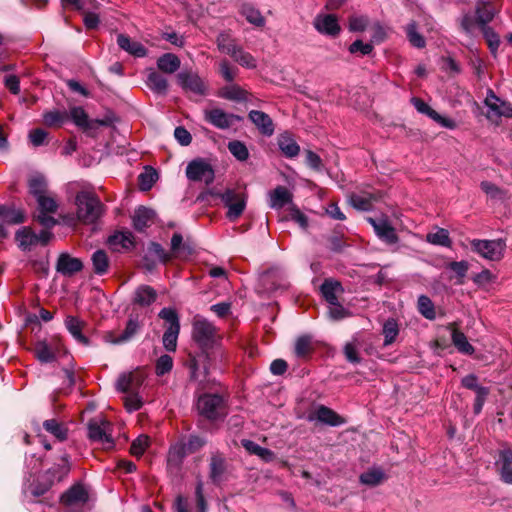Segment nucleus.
<instances>
[{"instance_id": "obj_2", "label": "nucleus", "mask_w": 512, "mask_h": 512, "mask_svg": "<svg viewBox=\"0 0 512 512\" xmlns=\"http://www.w3.org/2000/svg\"><path fill=\"white\" fill-rule=\"evenodd\" d=\"M192 338L202 349L213 348L220 340L216 327L200 315L193 318Z\"/></svg>"}, {"instance_id": "obj_34", "label": "nucleus", "mask_w": 512, "mask_h": 512, "mask_svg": "<svg viewBox=\"0 0 512 512\" xmlns=\"http://www.w3.org/2000/svg\"><path fill=\"white\" fill-rule=\"evenodd\" d=\"M499 461L501 479L507 484H512V448L500 451Z\"/></svg>"}, {"instance_id": "obj_29", "label": "nucleus", "mask_w": 512, "mask_h": 512, "mask_svg": "<svg viewBox=\"0 0 512 512\" xmlns=\"http://www.w3.org/2000/svg\"><path fill=\"white\" fill-rule=\"evenodd\" d=\"M292 202V194L284 186H278L269 194V204L271 208L281 209Z\"/></svg>"}, {"instance_id": "obj_5", "label": "nucleus", "mask_w": 512, "mask_h": 512, "mask_svg": "<svg viewBox=\"0 0 512 512\" xmlns=\"http://www.w3.org/2000/svg\"><path fill=\"white\" fill-rule=\"evenodd\" d=\"M367 222L373 227L376 236L384 243L394 245L399 241L396 230L387 215L367 217Z\"/></svg>"}, {"instance_id": "obj_56", "label": "nucleus", "mask_w": 512, "mask_h": 512, "mask_svg": "<svg viewBox=\"0 0 512 512\" xmlns=\"http://www.w3.org/2000/svg\"><path fill=\"white\" fill-rule=\"evenodd\" d=\"M480 187L491 199L504 200L507 197L504 190L489 181L481 182Z\"/></svg>"}, {"instance_id": "obj_35", "label": "nucleus", "mask_w": 512, "mask_h": 512, "mask_svg": "<svg viewBox=\"0 0 512 512\" xmlns=\"http://www.w3.org/2000/svg\"><path fill=\"white\" fill-rule=\"evenodd\" d=\"M180 59L173 53H165L157 60V67L160 71L172 74L180 68Z\"/></svg>"}, {"instance_id": "obj_30", "label": "nucleus", "mask_w": 512, "mask_h": 512, "mask_svg": "<svg viewBox=\"0 0 512 512\" xmlns=\"http://www.w3.org/2000/svg\"><path fill=\"white\" fill-rule=\"evenodd\" d=\"M108 243L116 251L128 250L134 245V236L130 231L117 232L109 237Z\"/></svg>"}, {"instance_id": "obj_53", "label": "nucleus", "mask_w": 512, "mask_h": 512, "mask_svg": "<svg viewBox=\"0 0 512 512\" xmlns=\"http://www.w3.org/2000/svg\"><path fill=\"white\" fill-rule=\"evenodd\" d=\"M180 328L167 327L163 335V345L167 351L173 352L177 347V339L179 336Z\"/></svg>"}, {"instance_id": "obj_22", "label": "nucleus", "mask_w": 512, "mask_h": 512, "mask_svg": "<svg viewBox=\"0 0 512 512\" xmlns=\"http://www.w3.org/2000/svg\"><path fill=\"white\" fill-rule=\"evenodd\" d=\"M387 480V474L379 466H373L364 471L359 476L361 484L368 487H376L381 485Z\"/></svg>"}, {"instance_id": "obj_8", "label": "nucleus", "mask_w": 512, "mask_h": 512, "mask_svg": "<svg viewBox=\"0 0 512 512\" xmlns=\"http://www.w3.org/2000/svg\"><path fill=\"white\" fill-rule=\"evenodd\" d=\"M38 204V222L47 228H51L57 224V220L52 216L58 209V203L50 193L42 195L36 199Z\"/></svg>"}, {"instance_id": "obj_44", "label": "nucleus", "mask_w": 512, "mask_h": 512, "mask_svg": "<svg viewBox=\"0 0 512 512\" xmlns=\"http://www.w3.org/2000/svg\"><path fill=\"white\" fill-rule=\"evenodd\" d=\"M147 85L152 91L158 94H165L168 87L167 80L155 71H151L148 74Z\"/></svg>"}, {"instance_id": "obj_43", "label": "nucleus", "mask_w": 512, "mask_h": 512, "mask_svg": "<svg viewBox=\"0 0 512 512\" xmlns=\"http://www.w3.org/2000/svg\"><path fill=\"white\" fill-rule=\"evenodd\" d=\"M192 253L189 246L183 244V237L180 233H175L171 239V252L173 257L186 258Z\"/></svg>"}, {"instance_id": "obj_4", "label": "nucleus", "mask_w": 512, "mask_h": 512, "mask_svg": "<svg viewBox=\"0 0 512 512\" xmlns=\"http://www.w3.org/2000/svg\"><path fill=\"white\" fill-rule=\"evenodd\" d=\"M470 245L473 252L488 261H500L506 250L504 239H473Z\"/></svg>"}, {"instance_id": "obj_25", "label": "nucleus", "mask_w": 512, "mask_h": 512, "mask_svg": "<svg viewBox=\"0 0 512 512\" xmlns=\"http://www.w3.org/2000/svg\"><path fill=\"white\" fill-rule=\"evenodd\" d=\"M280 151L287 158H295L300 153V146L289 132L280 134L277 138Z\"/></svg>"}, {"instance_id": "obj_24", "label": "nucleus", "mask_w": 512, "mask_h": 512, "mask_svg": "<svg viewBox=\"0 0 512 512\" xmlns=\"http://www.w3.org/2000/svg\"><path fill=\"white\" fill-rule=\"evenodd\" d=\"M377 197V194L372 192H354L349 196V203L357 210L368 211L372 208L373 202L377 200Z\"/></svg>"}, {"instance_id": "obj_32", "label": "nucleus", "mask_w": 512, "mask_h": 512, "mask_svg": "<svg viewBox=\"0 0 512 512\" xmlns=\"http://www.w3.org/2000/svg\"><path fill=\"white\" fill-rule=\"evenodd\" d=\"M189 453L184 442L173 444L168 452L167 464L169 468H178L183 459Z\"/></svg>"}, {"instance_id": "obj_19", "label": "nucleus", "mask_w": 512, "mask_h": 512, "mask_svg": "<svg viewBox=\"0 0 512 512\" xmlns=\"http://www.w3.org/2000/svg\"><path fill=\"white\" fill-rule=\"evenodd\" d=\"M251 122L258 128L261 134L272 136L274 134V123L271 117L263 111L251 110L248 114Z\"/></svg>"}, {"instance_id": "obj_49", "label": "nucleus", "mask_w": 512, "mask_h": 512, "mask_svg": "<svg viewBox=\"0 0 512 512\" xmlns=\"http://www.w3.org/2000/svg\"><path fill=\"white\" fill-rule=\"evenodd\" d=\"M469 267H470L469 263L465 260L452 261V262H449L446 266L447 269H449L453 273H455V275L457 277L456 284H458V285L464 284V279L469 270Z\"/></svg>"}, {"instance_id": "obj_37", "label": "nucleus", "mask_w": 512, "mask_h": 512, "mask_svg": "<svg viewBox=\"0 0 512 512\" xmlns=\"http://www.w3.org/2000/svg\"><path fill=\"white\" fill-rule=\"evenodd\" d=\"M44 429L59 441H64L68 435L66 425L57 419H49L43 422Z\"/></svg>"}, {"instance_id": "obj_60", "label": "nucleus", "mask_w": 512, "mask_h": 512, "mask_svg": "<svg viewBox=\"0 0 512 512\" xmlns=\"http://www.w3.org/2000/svg\"><path fill=\"white\" fill-rule=\"evenodd\" d=\"M406 34L409 42L414 47L423 48L425 46V40L423 36L417 32L415 23L407 25Z\"/></svg>"}, {"instance_id": "obj_33", "label": "nucleus", "mask_w": 512, "mask_h": 512, "mask_svg": "<svg viewBox=\"0 0 512 512\" xmlns=\"http://www.w3.org/2000/svg\"><path fill=\"white\" fill-rule=\"evenodd\" d=\"M157 298L156 290L149 285L139 286L134 293V303L140 306H149L155 302Z\"/></svg>"}, {"instance_id": "obj_15", "label": "nucleus", "mask_w": 512, "mask_h": 512, "mask_svg": "<svg viewBox=\"0 0 512 512\" xmlns=\"http://www.w3.org/2000/svg\"><path fill=\"white\" fill-rule=\"evenodd\" d=\"M307 419L309 421L317 420L329 426H340L345 422L340 415L324 405L317 406L314 411L308 415Z\"/></svg>"}, {"instance_id": "obj_47", "label": "nucleus", "mask_w": 512, "mask_h": 512, "mask_svg": "<svg viewBox=\"0 0 512 512\" xmlns=\"http://www.w3.org/2000/svg\"><path fill=\"white\" fill-rule=\"evenodd\" d=\"M246 91L238 85H228L223 87L219 93V96L233 101H244L246 100Z\"/></svg>"}, {"instance_id": "obj_21", "label": "nucleus", "mask_w": 512, "mask_h": 512, "mask_svg": "<svg viewBox=\"0 0 512 512\" xmlns=\"http://www.w3.org/2000/svg\"><path fill=\"white\" fill-rule=\"evenodd\" d=\"M178 81L181 87L198 95L205 94V84L202 79L194 73L182 72L178 74Z\"/></svg>"}, {"instance_id": "obj_10", "label": "nucleus", "mask_w": 512, "mask_h": 512, "mask_svg": "<svg viewBox=\"0 0 512 512\" xmlns=\"http://www.w3.org/2000/svg\"><path fill=\"white\" fill-rule=\"evenodd\" d=\"M313 26L320 34L333 38L341 32L338 17L334 14H317L313 20Z\"/></svg>"}, {"instance_id": "obj_31", "label": "nucleus", "mask_w": 512, "mask_h": 512, "mask_svg": "<svg viewBox=\"0 0 512 512\" xmlns=\"http://www.w3.org/2000/svg\"><path fill=\"white\" fill-rule=\"evenodd\" d=\"M15 240L22 251H29L37 245L36 233L30 227H23L16 232Z\"/></svg>"}, {"instance_id": "obj_12", "label": "nucleus", "mask_w": 512, "mask_h": 512, "mask_svg": "<svg viewBox=\"0 0 512 512\" xmlns=\"http://www.w3.org/2000/svg\"><path fill=\"white\" fill-rule=\"evenodd\" d=\"M61 340L51 338L50 341H38L34 347L35 357L41 363H51L56 360L57 353L60 352Z\"/></svg>"}, {"instance_id": "obj_46", "label": "nucleus", "mask_w": 512, "mask_h": 512, "mask_svg": "<svg viewBox=\"0 0 512 512\" xmlns=\"http://www.w3.org/2000/svg\"><path fill=\"white\" fill-rule=\"evenodd\" d=\"M426 240L433 245H439L443 247H450L452 244V241L449 237V232L444 228H438L435 232L428 233Z\"/></svg>"}, {"instance_id": "obj_27", "label": "nucleus", "mask_w": 512, "mask_h": 512, "mask_svg": "<svg viewBox=\"0 0 512 512\" xmlns=\"http://www.w3.org/2000/svg\"><path fill=\"white\" fill-rule=\"evenodd\" d=\"M155 218V212L152 209L141 206L137 208L133 215V225L137 231H144L149 227Z\"/></svg>"}, {"instance_id": "obj_59", "label": "nucleus", "mask_w": 512, "mask_h": 512, "mask_svg": "<svg viewBox=\"0 0 512 512\" xmlns=\"http://www.w3.org/2000/svg\"><path fill=\"white\" fill-rule=\"evenodd\" d=\"M233 59L242 67L247 69H255L257 67L256 58L249 52H246L243 48L239 50Z\"/></svg>"}, {"instance_id": "obj_41", "label": "nucleus", "mask_w": 512, "mask_h": 512, "mask_svg": "<svg viewBox=\"0 0 512 512\" xmlns=\"http://www.w3.org/2000/svg\"><path fill=\"white\" fill-rule=\"evenodd\" d=\"M65 326L78 342L88 344V339L82 334L83 322L79 318L68 316L65 319Z\"/></svg>"}, {"instance_id": "obj_61", "label": "nucleus", "mask_w": 512, "mask_h": 512, "mask_svg": "<svg viewBox=\"0 0 512 512\" xmlns=\"http://www.w3.org/2000/svg\"><path fill=\"white\" fill-rule=\"evenodd\" d=\"M149 445V438L146 435L138 436L131 444L130 453L135 457L143 455Z\"/></svg>"}, {"instance_id": "obj_1", "label": "nucleus", "mask_w": 512, "mask_h": 512, "mask_svg": "<svg viewBox=\"0 0 512 512\" xmlns=\"http://www.w3.org/2000/svg\"><path fill=\"white\" fill-rule=\"evenodd\" d=\"M74 204L76 206V214L62 216L63 222L69 226H75L77 222L93 224L104 212V206L99 197L91 191L82 190L78 192Z\"/></svg>"}, {"instance_id": "obj_3", "label": "nucleus", "mask_w": 512, "mask_h": 512, "mask_svg": "<svg viewBox=\"0 0 512 512\" xmlns=\"http://www.w3.org/2000/svg\"><path fill=\"white\" fill-rule=\"evenodd\" d=\"M197 411L209 420L222 419L227 415L224 399L217 394H204L197 400Z\"/></svg>"}, {"instance_id": "obj_38", "label": "nucleus", "mask_w": 512, "mask_h": 512, "mask_svg": "<svg viewBox=\"0 0 512 512\" xmlns=\"http://www.w3.org/2000/svg\"><path fill=\"white\" fill-rule=\"evenodd\" d=\"M240 13L250 24L256 27H263L265 25V18L261 12L251 4H243Z\"/></svg>"}, {"instance_id": "obj_17", "label": "nucleus", "mask_w": 512, "mask_h": 512, "mask_svg": "<svg viewBox=\"0 0 512 512\" xmlns=\"http://www.w3.org/2000/svg\"><path fill=\"white\" fill-rule=\"evenodd\" d=\"M496 14L497 9L494 7L491 0H477L475 15L477 24L481 29L483 27H488L487 24L493 20Z\"/></svg>"}, {"instance_id": "obj_9", "label": "nucleus", "mask_w": 512, "mask_h": 512, "mask_svg": "<svg viewBox=\"0 0 512 512\" xmlns=\"http://www.w3.org/2000/svg\"><path fill=\"white\" fill-rule=\"evenodd\" d=\"M186 176L191 181H203L210 184L214 180V170L202 159L191 161L186 168Z\"/></svg>"}, {"instance_id": "obj_45", "label": "nucleus", "mask_w": 512, "mask_h": 512, "mask_svg": "<svg viewBox=\"0 0 512 512\" xmlns=\"http://www.w3.org/2000/svg\"><path fill=\"white\" fill-rule=\"evenodd\" d=\"M92 264L94 272L98 275H103L107 273L109 268V259L105 251L97 250L93 253Z\"/></svg>"}, {"instance_id": "obj_63", "label": "nucleus", "mask_w": 512, "mask_h": 512, "mask_svg": "<svg viewBox=\"0 0 512 512\" xmlns=\"http://www.w3.org/2000/svg\"><path fill=\"white\" fill-rule=\"evenodd\" d=\"M173 367V359L165 354L160 356L156 361L155 372L158 376H163L171 371Z\"/></svg>"}, {"instance_id": "obj_51", "label": "nucleus", "mask_w": 512, "mask_h": 512, "mask_svg": "<svg viewBox=\"0 0 512 512\" xmlns=\"http://www.w3.org/2000/svg\"><path fill=\"white\" fill-rule=\"evenodd\" d=\"M29 190L35 199L42 195L48 194L46 179L40 175L32 177L29 181Z\"/></svg>"}, {"instance_id": "obj_62", "label": "nucleus", "mask_w": 512, "mask_h": 512, "mask_svg": "<svg viewBox=\"0 0 512 512\" xmlns=\"http://www.w3.org/2000/svg\"><path fill=\"white\" fill-rule=\"evenodd\" d=\"M148 253L157 257L161 263H167L172 259V254L167 252L159 243L152 242L148 246Z\"/></svg>"}, {"instance_id": "obj_7", "label": "nucleus", "mask_w": 512, "mask_h": 512, "mask_svg": "<svg viewBox=\"0 0 512 512\" xmlns=\"http://www.w3.org/2000/svg\"><path fill=\"white\" fill-rule=\"evenodd\" d=\"M112 426L105 419H93L88 425V435L90 440L101 444L105 449H110L114 445L111 435Z\"/></svg>"}, {"instance_id": "obj_11", "label": "nucleus", "mask_w": 512, "mask_h": 512, "mask_svg": "<svg viewBox=\"0 0 512 512\" xmlns=\"http://www.w3.org/2000/svg\"><path fill=\"white\" fill-rule=\"evenodd\" d=\"M484 102L488 108L487 117L489 119L494 117L512 118V105L509 102L501 100L492 90H488Z\"/></svg>"}, {"instance_id": "obj_58", "label": "nucleus", "mask_w": 512, "mask_h": 512, "mask_svg": "<svg viewBox=\"0 0 512 512\" xmlns=\"http://www.w3.org/2000/svg\"><path fill=\"white\" fill-rule=\"evenodd\" d=\"M157 178L158 175L154 169H146L143 173L139 175V186L141 190L147 191L151 189L153 184L156 182Z\"/></svg>"}, {"instance_id": "obj_64", "label": "nucleus", "mask_w": 512, "mask_h": 512, "mask_svg": "<svg viewBox=\"0 0 512 512\" xmlns=\"http://www.w3.org/2000/svg\"><path fill=\"white\" fill-rule=\"evenodd\" d=\"M496 279V276L492 274V272L488 269H484L481 272L475 274L472 278L473 282L481 287L484 288L490 283L494 282Z\"/></svg>"}, {"instance_id": "obj_28", "label": "nucleus", "mask_w": 512, "mask_h": 512, "mask_svg": "<svg viewBox=\"0 0 512 512\" xmlns=\"http://www.w3.org/2000/svg\"><path fill=\"white\" fill-rule=\"evenodd\" d=\"M451 330V340L458 352L465 355H472L474 353V347L469 343L466 335L456 329L454 324H449L448 327Z\"/></svg>"}, {"instance_id": "obj_36", "label": "nucleus", "mask_w": 512, "mask_h": 512, "mask_svg": "<svg viewBox=\"0 0 512 512\" xmlns=\"http://www.w3.org/2000/svg\"><path fill=\"white\" fill-rule=\"evenodd\" d=\"M342 292V286L337 281L325 280L321 285V293L329 305L336 304L338 302V294Z\"/></svg>"}, {"instance_id": "obj_55", "label": "nucleus", "mask_w": 512, "mask_h": 512, "mask_svg": "<svg viewBox=\"0 0 512 512\" xmlns=\"http://www.w3.org/2000/svg\"><path fill=\"white\" fill-rule=\"evenodd\" d=\"M312 351V339L309 336H301L295 343V354L297 357L305 358Z\"/></svg>"}, {"instance_id": "obj_39", "label": "nucleus", "mask_w": 512, "mask_h": 512, "mask_svg": "<svg viewBox=\"0 0 512 512\" xmlns=\"http://www.w3.org/2000/svg\"><path fill=\"white\" fill-rule=\"evenodd\" d=\"M69 120L65 110H50L43 114V123L48 127H60Z\"/></svg>"}, {"instance_id": "obj_16", "label": "nucleus", "mask_w": 512, "mask_h": 512, "mask_svg": "<svg viewBox=\"0 0 512 512\" xmlns=\"http://www.w3.org/2000/svg\"><path fill=\"white\" fill-rule=\"evenodd\" d=\"M143 376L138 371L124 372L119 375L116 381L118 391L134 393L143 383Z\"/></svg>"}, {"instance_id": "obj_57", "label": "nucleus", "mask_w": 512, "mask_h": 512, "mask_svg": "<svg viewBox=\"0 0 512 512\" xmlns=\"http://www.w3.org/2000/svg\"><path fill=\"white\" fill-rule=\"evenodd\" d=\"M230 153L239 161H245L249 157V151L244 143L240 141H231L228 144Z\"/></svg>"}, {"instance_id": "obj_6", "label": "nucleus", "mask_w": 512, "mask_h": 512, "mask_svg": "<svg viewBox=\"0 0 512 512\" xmlns=\"http://www.w3.org/2000/svg\"><path fill=\"white\" fill-rule=\"evenodd\" d=\"M219 197L228 209L227 218L232 222L236 221L246 208V195L234 189H227L219 194Z\"/></svg>"}, {"instance_id": "obj_20", "label": "nucleus", "mask_w": 512, "mask_h": 512, "mask_svg": "<svg viewBox=\"0 0 512 512\" xmlns=\"http://www.w3.org/2000/svg\"><path fill=\"white\" fill-rule=\"evenodd\" d=\"M87 500L88 493L82 485H75L71 487L61 497L62 503L71 509H73L76 506H81L85 504Z\"/></svg>"}, {"instance_id": "obj_52", "label": "nucleus", "mask_w": 512, "mask_h": 512, "mask_svg": "<svg viewBox=\"0 0 512 512\" xmlns=\"http://www.w3.org/2000/svg\"><path fill=\"white\" fill-rule=\"evenodd\" d=\"M68 114L69 119H71L76 126L83 129L89 128L88 115L82 107H72Z\"/></svg>"}, {"instance_id": "obj_13", "label": "nucleus", "mask_w": 512, "mask_h": 512, "mask_svg": "<svg viewBox=\"0 0 512 512\" xmlns=\"http://www.w3.org/2000/svg\"><path fill=\"white\" fill-rule=\"evenodd\" d=\"M205 120L218 129H228L234 122L243 120L241 116L226 113L220 108L205 111Z\"/></svg>"}, {"instance_id": "obj_42", "label": "nucleus", "mask_w": 512, "mask_h": 512, "mask_svg": "<svg viewBox=\"0 0 512 512\" xmlns=\"http://www.w3.org/2000/svg\"><path fill=\"white\" fill-rule=\"evenodd\" d=\"M382 334L384 336V343L383 345L385 347L387 346H390L391 344H393L398 335H399V325H398V322L393 319V318H390L388 320H386L383 324V328H382Z\"/></svg>"}, {"instance_id": "obj_40", "label": "nucleus", "mask_w": 512, "mask_h": 512, "mask_svg": "<svg viewBox=\"0 0 512 512\" xmlns=\"http://www.w3.org/2000/svg\"><path fill=\"white\" fill-rule=\"evenodd\" d=\"M242 446L253 455H257L262 460L270 462L274 459L275 454L267 448H263L252 440L244 439L241 441Z\"/></svg>"}, {"instance_id": "obj_14", "label": "nucleus", "mask_w": 512, "mask_h": 512, "mask_svg": "<svg viewBox=\"0 0 512 512\" xmlns=\"http://www.w3.org/2000/svg\"><path fill=\"white\" fill-rule=\"evenodd\" d=\"M412 104L416 108L419 113L427 115L429 118L434 120L436 123L441 125L444 128L454 129L456 128V123L453 119L444 117L432 109L427 103L419 98H412Z\"/></svg>"}, {"instance_id": "obj_23", "label": "nucleus", "mask_w": 512, "mask_h": 512, "mask_svg": "<svg viewBox=\"0 0 512 512\" xmlns=\"http://www.w3.org/2000/svg\"><path fill=\"white\" fill-rule=\"evenodd\" d=\"M209 477L213 483H220L223 480L224 474L227 469L225 457L216 452L211 455L209 464Z\"/></svg>"}, {"instance_id": "obj_48", "label": "nucleus", "mask_w": 512, "mask_h": 512, "mask_svg": "<svg viewBox=\"0 0 512 512\" xmlns=\"http://www.w3.org/2000/svg\"><path fill=\"white\" fill-rule=\"evenodd\" d=\"M417 306L419 313L426 319L434 320L436 318L434 304L428 296H419Z\"/></svg>"}, {"instance_id": "obj_54", "label": "nucleus", "mask_w": 512, "mask_h": 512, "mask_svg": "<svg viewBox=\"0 0 512 512\" xmlns=\"http://www.w3.org/2000/svg\"><path fill=\"white\" fill-rule=\"evenodd\" d=\"M369 25V18L366 15H351L348 19V28L352 32H363Z\"/></svg>"}, {"instance_id": "obj_26", "label": "nucleus", "mask_w": 512, "mask_h": 512, "mask_svg": "<svg viewBox=\"0 0 512 512\" xmlns=\"http://www.w3.org/2000/svg\"><path fill=\"white\" fill-rule=\"evenodd\" d=\"M118 46L134 57H145L147 55V49L138 41H133L130 37L119 34L117 36Z\"/></svg>"}, {"instance_id": "obj_18", "label": "nucleus", "mask_w": 512, "mask_h": 512, "mask_svg": "<svg viewBox=\"0 0 512 512\" xmlns=\"http://www.w3.org/2000/svg\"><path fill=\"white\" fill-rule=\"evenodd\" d=\"M83 268L79 258L70 256L68 253H61L56 263V270L64 276H71Z\"/></svg>"}, {"instance_id": "obj_50", "label": "nucleus", "mask_w": 512, "mask_h": 512, "mask_svg": "<svg viewBox=\"0 0 512 512\" xmlns=\"http://www.w3.org/2000/svg\"><path fill=\"white\" fill-rule=\"evenodd\" d=\"M0 217L9 224H19L24 221V214L21 210L13 209L7 206H0Z\"/></svg>"}]
</instances>
